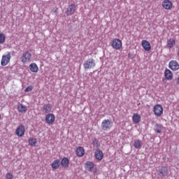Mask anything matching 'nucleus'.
<instances>
[{"mask_svg": "<svg viewBox=\"0 0 179 179\" xmlns=\"http://www.w3.org/2000/svg\"><path fill=\"white\" fill-rule=\"evenodd\" d=\"M10 58H12V53L10 52H7L6 55H3L1 60V66H6L10 62Z\"/></svg>", "mask_w": 179, "mask_h": 179, "instance_id": "f257e3e1", "label": "nucleus"}, {"mask_svg": "<svg viewBox=\"0 0 179 179\" xmlns=\"http://www.w3.org/2000/svg\"><path fill=\"white\" fill-rule=\"evenodd\" d=\"M111 47L113 50H116L117 51L121 50V48H122V41L118 38H113L111 41Z\"/></svg>", "mask_w": 179, "mask_h": 179, "instance_id": "f03ea898", "label": "nucleus"}, {"mask_svg": "<svg viewBox=\"0 0 179 179\" xmlns=\"http://www.w3.org/2000/svg\"><path fill=\"white\" fill-rule=\"evenodd\" d=\"M158 178H164L166 176H169V168L167 166H162L157 170Z\"/></svg>", "mask_w": 179, "mask_h": 179, "instance_id": "7ed1b4c3", "label": "nucleus"}, {"mask_svg": "<svg viewBox=\"0 0 179 179\" xmlns=\"http://www.w3.org/2000/svg\"><path fill=\"white\" fill-rule=\"evenodd\" d=\"M21 62H22V64H29V62H31V53H30L29 50L22 54L21 57Z\"/></svg>", "mask_w": 179, "mask_h": 179, "instance_id": "20e7f679", "label": "nucleus"}, {"mask_svg": "<svg viewBox=\"0 0 179 179\" xmlns=\"http://www.w3.org/2000/svg\"><path fill=\"white\" fill-rule=\"evenodd\" d=\"M83 66L85 69H92V68L96 66V62H94V59H89L84 62Z\"/></svg>", "mask_w": 179, "mask_h": 179, "instance_id": "39448f33", "label": "nucleus"}, {"mask_svg": "<svg viewBox=\"0 0 179 179\" xmlns=\"http://www.w3.org/2000/svg\"><path fill=\"white\" fill-rule=\"evenodd\" d=\"M113 127V122L110 120H104L101 123V128L103 131H108Z\"/></svg>", "mask_w": 179, "mask_h": 179, "instance_id": "423d86ee", "label": "nucleus"}, {"mask_svg": "<svg viewBox=\"0 0 179 179\" xmlns=\"http://www.w3.org/2000/svg\"><path fill=\"white\" fill-rule=\"evenodd\" d=\"M153 111L157 117H160L163 114V106L160 104H157L154 106Z\"/></svg>", "mask_w": 179, "mask_h": 179, "instance_id": "0eeeda50", "label": "nucleus"}, {"mask_svg": "<svg viewBox=\"0 0 179 179\" xmlns=\"http://www.w3.org/2000/svg\"><path fill=\"white\" fill-rule=\"evenodd\" d=\"M24 132H26V129L24 127V125L20 124L15 131V134L17 136H19L20 138H22L24 135Z\"/></svg>", "mask_w": 179, "mask_h": 179, "instance_id": "6e6552de", "label": "nucleus"}, {"mask_svg": "<svg viewBox=\"0 0 179 179\" xmlns=\"http://www.w3.org/2000/svg\"><path fill=\"white\" fill-rule=\"evenodd\" d=\"M46 123L49 125H52L55 122V115L52 113H48L45 118Z\"/></svg>", "mask_w": 179, "mask_h": 179, "instance_id": "1a4fd4ad", "label": "nucleus"}, {"mask_svg": "<svg viewBox=\"0 0 179 179\" xmlns=\"http://www.w3.org/2000/svg\"><path fill=\"white\" fill-rule=\"evenodd\" d=\"M169 69H171V71H178L179 64L176 60H171L169 63Z\"/></svg>", "mask_w": 179, "mask_h": 179, "instance_id": "9d476101", "label": "nucleus"}, {"mask_svg": "<svg viewBox=\"0 0 179 179\" xmlns=\"http://www.w3.org/2000/svg\"><path fill=\"white\" fill-rule=\"evenodd\" d=\"M162 7L166 10H170L173 8V2L170 0H164L162 1Z\"/></svg>", "mask_w": 179, "mask_h": 179, "instance_id": "9b49d317", "label": "nucleus"}, {"mask_svg": "<svg viewBox=\"0 0 179 179\" xmlns=\"http://www.w3.org/2000/svg\"><path fill=\"white\" fill-rule=\"evenodd\" d=\"M75 10H76V6L74 3H71L66 10V15H67V16H71L75 13Z\"/></svg>", "mask_w": 179, "mask_h": 179, "instance_id": "f8f14e48", "label": "nucleus"}, {"mask_svg": "<svg viewBox=\"0 0 179 179\" xmlns=\"http://www.w3.org/2000/svg\"><path fill=\"white\" fill-rule=\"evenodd\" d=\"M141 45L145 51H150L152 50V45H150V42L146 40H143L141 41Z\"/></svg>", "mask_w": 179, "mask_h": 179, "instance_id": "ddd939ff", "label": "nucleus"}, {"mask_svg": "<svg viewBox=\"0 0 179 179\" xmlns=\"http://www.w3.org/2000/svg\"><path fill=\"white\" fill-rule=\"evenodd\" d=\"M94 157L96 160L101 162V160H103V157H104V154L101 150H96L94 152Z\"/></svg>", "mask_w": 179, "mask_h": 179, "instance_id": "4468645a", "label": "nucleus"}, {"mask_svg": "<svg viewBox=\"0 0 179 179\" xmlns=\"http://www.w3.org/2000/svg\"><path fill=\"white\" fill-rule=\"evenodd\" d=\"M175 45H176V39L173 38L168 39L166 42L167 48H169V50H171V48H174Z\"/></svg>", "mask_w": 179, "mask_h": 179, "instance_id": "2eb2a0df", "label": "nucleus"}, {"mask_svg": "<svg viewBox=\"0 0 179 179\" xmlns=\"http://www.w3.org/2000/svg\"><path fill=\"white\" fill-rule=\"evenodd\" d=\"M164 77L166 80H173V72L170 69H166L164 72Z\"/></svg>", "mask_w": 179, "mask_h": 179, "instance_id": "dca6fc26", "label": "nucleus"}, {"mask_svg": "<svg viewBox=\"0 0 179 179\" xmlns=\"http://www.w3.org/2000/svg\"><path fill=\"white\" fill-rule=\"evenodd\" d=\"M60 166H61V161H59V159H55L51 164V167L53 170H57L59 169Z\"/></svg>", "mask_w": 179, "mask_h": 179, "instance_id": "f3484780", "label": "nucleus"}, {"mask_svg": "<svg viewBox=\"0 0 179 179\" xmlns=\"http://www.w3.org/2000/svg\"><path fill=\"white\" fill-rule=\"evenodd\" d=\"M51 110H52V107L50 103L45 104L42 108V111L44 113V114H48L49 113H51Z\"/></svg>", "mask_w": 179, "mask_h": 179, "instance_id": "a211bd4d", "label": "nucleus"}, {"mask_svg": "<svg viewBox=\"0 0 179 179\" xmlns=\"http://www.w3.org/2000/svg\"><path fill=\"white\" fill-rule=\"evenodd\" d=\"M85 169L87 171H92L94 169V164L88 161L85 164Z\"/></svg>", "mask_w": 179, "mask_h": 179, "instance_id": "6ab92c4d", "label": "nucleus"}, {"mask_svg": "<svg viewBox=\"0 0 179 179\" xmlns=\"http://www.w3.org/2000/svg\"><path fill=\"white\" fill-rule=\"evenodd\" d=\"M76 153L78 157H83L85 156V148L83 147L77 148Z\"/></svg>", "mask_w": 179, "mask_h": 179, "instance_id": "aec40b11", "label": "nucleus"}, {"mask_svg": "<svg viewBox=\"0 0 179 179\" xmlns=\"http://www.w3.org/2000/svg\"><path fill=\"white\" fill-rule=\"evenodd\" d=\"M69 159L68 157H63L61 162V165L64 169L69 167Z\"/></svg>", "mask_w": 179, "mask_h": 179, "instance_id": "412c9836", "label": "nucleus"}, {"mask_svg": "<svg viewBox=\"0 0 179 179\" xmlns=\"http://www.w3.org/2000/svg\"><path fill=\"white\" fill-rule=\"evenodd\" d=\"M29 69L31 71V72H34V73H37L38 72V66H37V64L36 63H31L29 65Z\"/></svg>", "mask_w": 179, "mask_h": 179, "instance_id": "4be33fe9", "label": "nucleus"}, {"mask_svg": "<svg viewBox=\"0 0 179 179\" xmlns=\"http://www.w3.org/2000/svg\"><path fill=\"white\" fill-rule=\"evenodd\" d=\"M132 120L134 124H138V122H141V115L134 113L132 117Z\"/></svg>", "mask_w": 179, "mask_h": 179, "instance_id": "5701e85b", "label": "nucleus"}, {"mask_svg": "<svg viewBox=\"0 0 179 179\" xmlns=\"http://www.w3.org/2000/svg\"><path fill=\"white\" fill-rule=\"evenodd\" d=\"M17 110H18V113H22V114H24V113H26V111H27V107L21 103V104L18 105Z\"/></svg>", "mask_w": 179, "mask_h": 179, "instance_id": "b1692460", "label": "nucleus"}, {"mask_svg": "<svg viewBox=\"0 0 179 179\" xmlns=\"http://www.w3.org/2000/svg\"><path fill=\"white\" fill-rule=\"evenodd\" d=\"M29 143L30 146H31L32 148H34V147H36V145L37 143V140L34 138H29Z\"/></svg>", "mask_w": 179, "mask_h": 179, "instance_id": "393cba45", "label": "nucleus"}, {"mask_svg": "<svg viewBox=\"0 0 179 179\" xmlns=\"http://www.w3.org/2000/svg\"><path fill=\"white\" fill-rule=\"evenodd\" d=\"M134 146L136 149H141L142 148V141L141 140H136L134 141Z\"/></svg>", "mask_w": 179, "mask_h": 179, "instance_id": "a878e982", "label": "nucleus"}, {"mask_svg": "<svg viewBox=\"0 0 179 179\" xmlns=\"http://www.w3.org/2000/svg\"><path fill=\"white\" fill-rule=\"evenodd\" d=\"M5 40H6L5 34H0V44H3V43H5Z\"/></svg>", "mask_w": 179, "mask_h": 179, "instance_id": "bb28decb", "label": "nucleus"}, {"mask_svg": "<svg viewBox=\"0 0 179 179\" xmlns=\"http://www.w3.org/2000/svg\"><path fill=\"white\" fill-rule=\"evenodd\" d=\"M92 143L94 146H96V148H99L100 146V143H99V141L97 139L94 138L92 140Z\"/></svg>", "mask_w": 179, "mask_h": 179, "instance_id": "cd10ccee", "label": "nucleus"}, {"mask_svg": "<svg viewBox=\"0 0 179 179\" xmlns=\"http://www.w3.org/2000/svg\"><path fill=\"white\" fill-rule=\"evenodd\" d=\"M6 179H13V173H7L6 174Z\"/></svg>", "mask_w": 179, "mask_h": 179, "instance_id": "c85d7f7f", "label": "nucleus"}, {"mask_svg": "<svg viewBox=\"0 0 179 179\" xmlns=\"http://www.w3.org/2000/svg\"><path fill=\"white\" fill-rule=\"evenodd\" d=\"M31 90H33V87L32 86H28L25 90L24 92H31Z\"/></svg>", "mask_w": 179, "mask_h": 179, "instance_id": "c756f323", "label": "nucleus"}, {"mask_svg": "<svg viewBox=\"0 0 179 179\" xmlns=\"http://www.w3.org/2000/svg\"><path fill=\"white\" fill-rule=\"evenodd\" d=\"M175 82L176 85H179V77L176 78Z\"/></svg>", "mask_w": 179, "mask_h": 179, "instance_id": "7c9ffc66", "label": "nucleus"}, {"mask_svg": "<svg viewBox=\"0 0 179 179\" xmlns=\"http://www.w3.org/2000/svg\"><path fill=\"white\" fill-rule=\"evenodd\" d=\"M156 132H157V134H160V133L162 132V130H161L160 129H159V128H157Z\"/></svg>", "mask_w": 179, "mask_h": 179, "instance_id": "2f4dec72", "label": "nucleus"}, {"mask_svg": "<svg viewBox=\"0 0 179 179\" xmlns=\"http://www.w3.org/2000/svg\"><path fill=\"white\" fill-rule=\"evenodd\" d=\"M177 55H178V57H179V46H178V48Z\"/></svg>", "mask_w": 179, "mask_h": 179, "instance_id": "473e14b6", "label": "nucleus"}, {"mask_svg": "<svg viewBox=\"0 0 179 179\" xmlns=\"http://www.w3.org/2000/svg\"><path fill=\"white\" fill-rule=\"evenodd\" d=\"M0 120H1V115H0Z\"/></svg>", "mask_w": 179, "mask_h": 179, "instance_id": "72a5a7b5", "label": "nucleus"}]
</instances>
